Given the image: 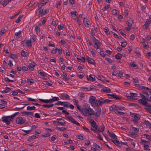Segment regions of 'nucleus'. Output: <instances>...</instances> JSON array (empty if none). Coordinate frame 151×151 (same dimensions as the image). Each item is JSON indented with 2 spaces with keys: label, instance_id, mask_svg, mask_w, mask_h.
<instances>
[{
  "label": "nucleus",
  "instance_id": "nucleus-1",
  "mask_svg": "<svg viewBox=\"0 0 151 151\" xmlns=\"http://www.w3.org/2000/svg\"><path fill=\"white\" fill-rule=\"evenodd\" d=\"M84 109H82V114L86 116H88L91 115H94L96 118H98L101 114V109L97 107L96 108V111L91 109L90 105L86 103L84 104L83 105Z\"/></svg>",
  "mask_w": 151,
  "mask_h": 151
},
{
  "label": "nucleus",
  "instance_id": "nucleus-2",
  "mask_svg": "<svg viewBox=\"0 0 151 151\" xmlns=\"http://www.w3.org/2000/svg\"><path fill=\"white\" fill-rule=\"evenodd\" d=\"M109 109L110 111H113L116 114H119L121 115L124 114V113L119 111H124L125 110V107L122 105L116 106L113 104L109 107Z\"/></svg>",
  "mask_w": 151,
  "mask_h": 151
},
{
  "label": "nucleus",
  "instance_id": "nucleus-3",
  "mask_svg": "<svg viewBox=\"0 0 151 151\" xmlns=\"http://www.w3.org/2000/svg\"><path fill=\"white\" fill-rule=\"evenodd\" d=\"M130 116L134 118L132 120L134 124L137 125L138 124V121L140 120L141 116L138 114L130 113Z\"/></svg>",
  "mask_w": 151,
  "mask_h": 151
},
{
  "label": "nucleus",
  "instance_id": "nucleus-4",
  "mask_svg": "<svg viewBox=\"0 0 151 151\" xmlns=\"http://www.w3.org/2000/svg\"><path fill=\"white\" fill-rule=\"evenodd\" d=\"M26 121V118L19 116L15 118L16 123L20 125H22Z\"/></svg>",
  "mask_w": 151,
  "mask_h": 151
},
{
  "label": "nucleus",
  "instance_id": "nucleus-5",
  "mask_svg": "<svg viewBox=\"0 0 151 151\" xmlns=\"http://www.w3.org/2000/svg\"><path fill=\"white\" fill-rule=\"evenodd\" d=\"M2 121L5 123L6 125L9 126L10 124V122L12 121L10 117L8 116H3L2 118Z\"/></svg>",
  "mask_w": 151,
  "mask_h": 151
},
{
  "label": "nucleus",
  "instance_id": "nucleus-6",
  "mask_svg": "<svg viewBox=\"0 0 151 151\" xmlns=\"http://www.w3.org/2000/svg\"><path fill=\"white\" fill-rule=\"evenodd\" d=\"M23 46L28 47L30 48L32 46V41L30 40H25L22 41Z\"/></svg>",
  "mask_w": 151,
  "mask_h": 151
},
{
  "label": "nucleus",
  "instance_id": "nucleus-7",
  "mask_svg": "<svg viewBox=\"0 0 151 151\" xmlns=\"http://www.w3.org/2000/svg\"><path fill=\"white\" fill-rule=\"evenodd\" d=\"M83 24L86 27H89V25H90V22L88 19L87 18L83 17Z\"/></svg>",
  "mask_w": 151,
  "mask_h": 151
},
{
  "label": "nucleus",
  "instance_id": "nucleus-8",
  "mask_svg": "<svg viewBox=\"0 0 151 151\" xmlns=\"http://www.w3.org/2000/svg\"><path fill=\"white\" fill-rule=\"evenodd\" d=\"M96 97H95L92 96H91L90 97L89 102L92 106L94 105Z\"/></svg>",
  "mask_w": 151,
  "mask_h": 151
},
{
  "label": "nucleus",
  "instance_id": "nucleus-9",
  "mask_svg": "<svg viewBox=\"0 0 151 151\" xmlns=\"http://www.w3.org/2000/svg\"><path fill=\"white\" fill-rule=\"evenodd\" d=\"M93 42L94 44V48H95L96 49L98 50L100 49L99 45H100L101 42L98 40H96V41H94Z\"/></svg>",
  "mask_w": 151,
  "mask_h": 151
},
{
  "label": "nucleus",
  "instance_id": "nucleus-10",
  "mask_svg": "<svg viewBox=\"0 0 151 151\" xmlns=\"http://www.w3.org/2000/svg\"><path fill=\"white\" fill-rule=\"evenodd\" d=\"M86 59L88 63L93 65L95 64V60L89 57L88 56H86Z\"/></svg>",
  "mask_w": 151,
  "mask_h": 151
},
{
  "label": "nucleus",
  "instance_id": "nucleus-11",
  "mask_svg": "<svg viewBox=\"0 0 151 151\" xmlns=\"http://www.w3.org/2000/svg\"><path fill=\"white\" fill-rule=\"evenodd\" d=\"M130 96H128L127 98L129 99H132L133 100L135 99V98L137 97V94L130 92Z\"/></svg>",
  "mask_w": 151,
  "mask_h": 151
},
{
  "label": "nucleus",
  "instance_id": "nucleus-12",
  "mask_svg": "<svg viewBox=\"0 0 151 151\" xmlns=\"http://www.w3.org/2000/svg\"><path fill=\"white\" fill-rule=\"evenodd\" d=\"M68 119L73 124L78 126L80 125V124L77 121L75 120L72 116H68Z\"/></svg>",
  "mask_w": 151,
  "mask_h": 151
},
{
  "label": "nucleus",
  "instance_id": "nucleus-13",
  "mask_svg": "<svg viewBox=\"0 0 151 151\" xmlns=\"http://www.w3.org/2000/svg\"><path fill=\"white\" fill-rule=\"evenodd\" d=\"M36 63L34 62L29 63L28 67L29 69L32 71L34 70V67L35 66Z\"/></svg>",
  "mask_w": 151,
  "mask_h": 151
},
{
  "label": "nucleus",
  "instance_id": "nucleus-14",
  "mask_svg": "<svg viewBox=\"0 0 151 151\" xmlns=\"http://www.w3.org/2000/svg\"><path fill=\"white\" fill-rule=\"evenodd\" d=\"M44 15H45V14L44 13L43 9L42 8H38V16L39 17H41Z\"/></svg>",
  "mask_w": 151,
  "mask_h": 151
},
{
  "label": "nucleus",
  "instance_id": "nucleus-15",
  "mask_svg": "<svg viewBox=\"0 0 151 151\" xmlns=\"http://www.w3.org/2000/svg\"><path fill=\"white\" fill-rule=\"evenodd\" d=\"M102 102V99H100L99 100H96L94 104L96 106L98 107L103 104Z\"/></svg>",
  "mask_w": 151,
  "mask_h": 151
},
{
  "label": "nucleus",
  "instance_id": "nucleus-16",
  "mask_svg": "<svg viewBox=\"0 0 151 151\" xmlns=\"http://www.w3.org/2000/svg\"><path fill=\"white\" fill-rule=\"evenodd\" d=\"M90 122L91 124L92 127L95 129H97V126L96 125V123L94 121L93 119H92L91 120Z\"/></svg>",
  "mask_w": 151,
  "mask_h": 151
},
{
  "label": "nucleus",
  "instance_id": "nucleus-17",
  "mask_svg": "<svg viewBox=\"0 0 151 151\" xmlns=\"http://www.w3.org/2000/svg\"><path fill=\"white\" fill-rule=\"evenodd\" d=\"M105 127L103 125H101L97 128L96 132H103L104 130Z\"/></svg>",
  "mask_w": 151,
  "mask_h": 151
},
{
  "label": "nucleus",
  "instance_id": "nucleus-18",
  "mask_svg": "<svg viewBox=\"0 0 151 151\" xmlns=\"http://www.w3.org/2000/svg\"><path fill=\"white\" fill-rule=\"evenodd\" d=\"M61 97L63 99H69L70 96L66 93H63L61 94Z\"/></svg>",
  "mask_w": 151,
  "mask_h": 151
},
{
  "label": "nucleus",
  "instance_id": "nucleus-19",
  "mask_svg": "<svg viewBox=\"0 0 151 151\" xmlns=\"http://www.w3.org/2000/svg\"><path fill=\"white\" fill-rule=\"evenodd\" d=\"M87 78L88 81H95V76L94 75L90 74L88 77L87 76Z\"/></svg>",
  "mask_w": 151,
  "mask_h": 151
},
{
  "label": "nucleus",
  "instance_id": "nucleus-20",
  "mask_svg": "<svg viewBox=\"0 0 151 151\" xmlns=\"http://www.w3.org/2000/svg\"><path fill=\"white\" fill-rule=\"evenodd\" d=\"M111 141L113 142L116 146L120 147L122 145V142H120L118 140H111Z\"/></svg>",
  "mask_w": 151,
  "mask_h": 151
},
{
  "label": "nucleus",
  "instance_id": "nucleus-21",
  "mask_svg": "<svg viewBox=\"0 0 151 151\" xmlns=\"http://www.w3.org/2000/svg\"><path fill=\"white\" fill-rule=\"evenodd\" d=\"M147 102V101H146L145 98H142L139 100V103L143 105H146Z\"/></svg>",
  "mask_w": 151,
  "mask_h": 151
},
{
  "label": "nucleus",
  "instance_id": "nucleus-22",
  "mask_svg": "<svg viewBox=\"0 0 151 151\" xmlns=\"http://www.w3.org/2000/svg\"><path fill=\"white\" fill-rule=\"evenodd\" d=\"M108 133H109V136L114 139H117V137L116 135L112 132H109V131H108Z\"/></svg>",
  "mask_w": 151,
  "mask_h": 151
},
{
  "label": "nucleus",
  "instance_id": "nucleus-23",
  "mask_svg": "<svg viewBox=\"0 0 151 151\" xmlns=\"http://www.w3.org/2000/svg\"><path fill=\"white\" fill-rule=\"evenodd\" d=\"M111 91V90L110 88L106 87H104L101 89V91L102 92L109 93Z\"/></svg>",
  "mask_w": 151,
  "mask_h": 151
},
{
  "label": "nucleus",
  "instance_id": "nucleus-24",
  "mask_svg": "<svg viewBox=\"0 0 151 151\" xmlns=\"http://www.w3.org/2000/svg\"><path fill=\"white\" fill-rule=\"evenodd\" d=\"M21 33V31H19L18 32H16L15 33L14 35L15 37L14 39L15 40H17L20 38V35Z\"/></svg>",
  "mask_w": 151,
  "mask_h": 151
},
{
  "label": "nucleus",
  "instance_id": "nucleus-25",
  "mask_svg": "<svg viewBox=\"0 0 151 151\" xmlns=\"http://www.w3.org/2000/svg\"><path fill=\"white\" fill-rule=\"evenodd\" d=\"M144 122L149 129H151V123L149 121L145 120L144 121Z\"/></svg>",
  "mask_w": 151,
  "mask_h": 151
},
{
  "label": "nucleus",
  "instance_id": "nucleus-26",
  "mask_svg": "<svg viewBox=\"0 0 151 151\" xmlns=\"http://www.w3.org/2000/svg\"><path fill=\"white\" fill-rule=\"evenodd\" d=\"M21 114L24 115H30L32 116H33V113L31 112H26L23 111L21 112Z\"/></svg>",
  "mask_w": 151,
  "mask_h": 151
},
{
  "label": "nucleus",
  "instance_id": "nucleus-27",
  "mask_svg": "<svg viewBox=\"0 0 151 151\" xmlns=\"http://www.w3.org/2000/svg\"><path fill=\"white\" fill-rule=\"evenodd\" d=\"M119 12V11L116 9H113L111 11V14L113 15H114L116 16H118Z\"/></svg>",
  "mask_w": 151,
  "mask_h": 151
},
{
  "label": "nucleus",
  "instance_id": "nucleus-28",
  "mask_svg": "<svg viewBox=\"0 0 151 151\" xmlns=\"http://www.w3.org/2000/svg\"><path fill=\"white\" fill-rule=\"evenodd\" d=\"M70 14L72 15L73 17V18L74 19H76L78 17V15L76 14V11H73L71 12Z\"/></svg>",
  "mask_w": 151,
  "mask_h": 151
},
{
  "label": "nucleus",
  "instance_id": "nucleus-29",
  "mask_svg": "<svg viewBox=\"0 0 151 151\" xmlns=\"http://www.w3.org/2000/svg\"><path fill=\"white\" fill-rule=\"evenodd\" d=\"M126 23L128 26L131 27L132 24H133V22L132 19H129L127 21Z\"/></svg>",
  "mask_w": 151,
  "mask_h": 151
},
{
  "label": "nucleus",
  "instance_id": "nucleus-30",
  "mask_svg": "<svg viewBox=\"0 0 151 151\" xmlns=\"http://www.w3.org/2000/svg\"><path fill=\"white\" fill-rule=\"evenodd\" d=\"M38 73L40 75L42 76L45 77L46 76L47 73L43 72V71H42L40 70H39L38 71Z\"/></svg>",
  "mask_w": 151,
  "mask_h": 151
},
{
  "label": "nucleus",
  "instance_id": "nucleus-31",
  "mask_svg": "<svg viewBox=\"0 0 151 151\" xmlns=\"http://www.w3.org/2000/svg\"><path fill=\"white\" fill-rule=\"evenodd\" d=\"M53 105H54V104H44V105H42V106L43 107L47 108H49L52 107Z\"/></svg>",
  "mask_w": 151,
  "mask_h": 151
},
{
  "label": "nucleus",
  "instance_id": "nucleus-32",
  "mask_svg": "<svg viewBox=\"0 0 151 151\" xmlns=\"http://www.w3.org/2000/svg\"><path fill=\"white\" fill-rule=\"evenodd\" d=\"M112 98L116 99V100H120L121 99V98L118 96H117L115 94H113V95H112Z\"/></svg>",
  "mask_w": 151,
  "mask_h": 151
},
{
  "label": "nucleus",
  "instance_id": "nucleus-33",
  "mask_svg": "<svg viewBox=\"0 0 151 151\" xmlns=\"http://www.w3.org/2000/svg\"><path fill=\"white\" fill-rule=\"evenodd\" d=\"M59 100L58 97H52V99H50V103H52L54 101H56Z\"/></svg>",
  "mask_w": 151,
  "mask_h": 151
},
{
  "label": "nucleus",
  "instance_id": "nucleus-34",
  "mask_svg": "<svg viewBox=\"0 0 151 151\" xmlns=\"http://www.w3.org/2000/svg\"><path fill=\"white\" fill-rule=\"evenodd\" d=\"M21 54L22 56L25 57L27 56L28 55V53L26 51L22 50L21 52Z\"/></svg>",
  "mask_w": 151,
  "mask_h": 151
},
{
  "label": "nucleus",
  "instance_id": "nucleus-35",
  "mask_svg": "<svg viewBox=\"0 0 151 151\" xmlns=\"http://www.w3.org/2000/svg\"><path fill=\"white\" fill-rule=\"evenodd\" d=\"M46 4V3L44 1H42L38 4V8H42V6L45 5Z\"/></svg>",
  "mask_w": 151,
  "mask_h": 151
},
{
  "label": "nucleus",
  "instance_id": "nucleus-36",
  "mask_svg": "<svg viewBox=\"0 0 151 151\" xmlns=\"http://www.w3.org/2000/svg\"><path fill=\"white\" fill-rule=\"evenodd\" d=\"M38 100H39L40 101L44 102L45 103H50V99H38Z\"/></svg>",
  "mask_w": 151,
  "mask_h": 151
},
{
  "label": "nucleus",
  "instance_id": "nucleus-37",
  "mask_svg": "<svg viewBox=\"0 0 151 151\" xmlns=\"http://www.w3.org/2000/svg\"><path fill=\"white\" fill-rule=\"evenodd\" d=\"M11 1V0H4L2 2V4L4 6H6L8 3Z\"/></svg>",
  "mask_w": 151,
  "mask_h": 151
},
{
  "label": "nucleus",
  "instance_id": "nucleus-38",
  "mask_svg": "<svg viewBox=\"0 0 151 151\" xmlns=\"http://www.w3.org/2000/svg\"><path fill=\"white\" fill-rule=\"evenodd\" d=\"M131 129L132 130L136 133H138L139 132V129L137 128H135L132 126L131 127Z\"/></svg>",
  "mask_w": 151,
  "mask_h": 151
},
{
  "label": "nucleus",
  "instance_id": "nucleus-39",
  "mask_svg": "<svg viewBox=\"0 0 151 151\" xmlns=\"http://www.w3.org/2000/svg\"><path fill=\"white\" fill-rule=\"evenodd\" d=\"M23 17V15H19L18 17L17 20L15 21V22L17 23H19L21 21V19Z\"/></svg>",
  "mask_w": 151,
  "mask_h": 151
},
{
  "label": "nucleus",
  "instance_id": "nucleus-40",
  "mask_svg": "<svg viewBox=\"0 0 151 151\" xmlns=\"http://www.w3.org/2000/svg\"><path fill=\"white\" fill-rule=\"evenodd\" d=\"M50 134L49 132H46L44 133L43 134H42V136L44 137H49L50 136Z\"/></svg>",
  "mask_w": 151,
  "mask_h": 151
},
{
  "label": "nucleus",
  "instance_id": "nucleus-41",
  "mask_svg": "<svg viewBox=\"0 0 151 151\" xmlns=\"http://www.w3.org/2000/svg\"><path fill=\"white\" fill-rule=\"evenodd\" d=\"M96 77L98 80H100L101 81H104L105 80L104 78L102 76L98 75Z\"/></svg>",
  "mask_w": 151,
  "mask_h": 151
},
{
  "label": "nucleus",
  "instance_id": "nucleus-42",
  "mask_svg": "<svg viewBox=\"0 0 151 151\" xmlns=\"http://www.w3.org/2000/svg\"><path fill=\"white\" fill-rule=\"evenodd\" d=\"M5 32L6 31L3 28L1 29V30L0 31V38L5 33Z\"/></svg>",
  "mask_w": 151,
  "mask_h": 151
},
{
  "label": "nucleus",
  "instance_id": "nucleus-43",
  "mask_svg": "<svg viewBox=\"0 0 151 151\" xmlns=\"http://www.w3.org/2000/svg\"><path fill=\"white\" fill-rule=\"evenodd\" d=\"M56 129L60 131H63L64 130H65L66 129V128L64 127H56Z\"/></svg>",
  "mask_w": 151,
  "mask_h": 151
},
{
  "label": "nucleus",
  "instance_id": "nucleus-44",
  "mask_svg": "<svg viewBox=\"0 0 151 151\" xmlns=\"http://www.w3.org/2000/svg\"><path fill=\"white\" fill-rule=\"evenodd\" d=\"M144 150L145 151H149L150 150V147L147 145H145L144 146Z\"/></svg>",
  "mask_w": 151,
  "mask_h": 151
},
{
  "label": "nucleus",
  "instance_id": "nucleus-45",
  "mask_svg": "<svg viewBox=\"0 0 151 151\" xmlns=\"http://www.w3.org/2000/svg\"><path fill=\"white\" fill-rule=\"evenodd\" d=\"M143 135L145 137V138L148 139L149 140L151 141V136L146 134H144Z\"/></svg>",
  "mask_w": 151,
  "mask_h": 151
},
{
  "label": "nucleus",
  "instance_id": "nucleus-46",
  "mask_svg": "<svg viewBox=\"0 0 151 151\" xmlns=\"http://www.w3.org/2000/svg\"><path fill=\"white\" fill-rule=\"evenodd\" d=\"M115 57L117 59H120L122 57V55L119 53H117L115 55Z\"/></svg>",
  "mask_w": 151,
  "mask_h": 151
},
{
  "label": "nucleus",
  "instance_id": "nucleus-47",
  "mask_svg": "<svg viewBox=\"0 0 151 151\" xmlns=\"http://www.w3.org/2000/svg\"><path fill=\"white\" fill-rule=\"evenodd\" d=\"M98 51L99 52L100 54V55L101 56L103 57L104 58L105 56V54L104 53V52L102 51H101V49H100L99 50H98Z\"/></svg>",
  "mask_w": 151,
  "mask_h": 151
},
{
  "label": "nucleus",
  "instance_id": "nucleus-48",
  "mask_svg": "<svg viewBox=\"0 0 151 151\" xmlns=\"http://www.w3.org/2000/svg\"><path fill=\"white\" fill-rule=\"evenodd\" d=\"M35 107L34 106H28L27 107V109L28 110L31 111L35 109Z\"/></svg>",
  "mask_w": 151,
  "mask_h": 151
},
{
  "label": "nucleus",
  "instance_id": "nucleus-49",
  "mask_svg": "<svg viewBox=\"0 0 151 151\" xmlns=\"http://www.w3.org/2000/svg\"><path fill=\"white\" fill-rule=\"evenodd\" d=\"M96 32V30L94 29L93 28H92L91 30V35H95V32Z\"/></svg>",
  "mask_w": 151,
  "mask_h": 151
},
{
  "label": "nucleus",
  "instance_id": "nucleus-50",
  "mask_svg": "<svg viewBox=\"0 0 151 151\" xmlns=\"http://www.w3.org/2000/svg\"><path fill=\"white\" fill-rule=\"evenodd\" d=\"M63 24H60L58 25V28L59 31L63 29Z\"/></svg>",
  "mask_w": 151,
  "mask_h": 151
},
{
  "label": "nucleus",
  "instance_id": "nucleus-51",
  "mask_svg": "<svg viewBox=\"0 0 151 151\" xmlns=\"http://www.w3.org/2000/svg\"><path fill=\"white\" fill-rule=\"evenodd\" d=\"M119 31L121 34L122 35V36L125 37V36H126V35L124 33V30L120 29L119 30Z\"/></svg>",
  "mask_w": 151,
  "mask_h": 151
},
{
  "label": "nucleus",
  "instance_id": "nucleus-52",
  "mask_svg": "<svg viewBox=\"0 0 151 151\" xmlns=\"http://www.w3.org/2000/svg\"><path fill=\"white\" fill-rule=\"evenodd\" d=\"M63 106L64 107H69V105L70 104V103L68 102H63Z\"/></svg>",
  "mask_w": 151,
  "mask_h": 151
},
{
  "label": "nucleus",
  "instance_id": "nucleus-53",
  "mask_svg": "<svg viewBox=\"0 0 151 151\" xmlns=\"http://www.w3.org/2000/svg\"><path fill=\"white\" fill-rule=\"evenodd\" d=\"M110 7V6L109 4H107L103 8L102 10L103 11H105L107 9L109 8Z\"/></svg>",
  "mask_w": 151,
  "mask_h": 151
},
{
  "label": "nucleus",
  "instance_id": "nucleus-54",
  "mask_svg": "<svg viewBox=\"0 0 151 151\" xmlns=\"http://www.w3.org/2000/svg\"><path fill=\"white\" fill-rule=\"evenodd\" d=\"M27 82L30 84H32L34 82V80L33 79H27Z\"/></svg>",
  "mask_w": 151,
  "mask_h": 151
},
{
  "label": "nucleus",
  "instance_id": "nucleus-55",
  "mask_svg": "<svg viewBox=\"0 0 151 151\" xmlns=\"http://www.w3.org/2000/svg\"><path fill=\"white\" fill-rule=\"evenodd\" d=\"M144 109L146 111L149 112L151 114V108H148L145 107Z\"/></svg>",
  "mask_w": 151,
  "mask_h": 151
},
{
  "label": "nucleus",
  "instance_id": "nucleus-56",
  "mask_svg": "<svg viewBox=\"0 0 151 151\" xmlns=\"http://www.w3.org/2000/svg\"><path fill=\"white\" fill-rule=\"evenodd\" d=\"M4 80L6 81H9L11 82H13L14 81V80L9 79L8 77H5Z\"/></svg>",
  "mask_w": 151,
  "mask_h": 151
},
{
  "label": "nucleus",
  "instance_id": "nucleus-57",
  "mask_svg": "<svg viewBox=\"0 0 151 151\" xmlns=\"http://www.w3.org/2000/svg\"><path fill=\"white\" fill-rule=\"evenodd\" d=\"M35 30L36 34L38 35L40 32V29L39 27H38L36 26L35 27Z\"/></svg>",
  "mask_w": 151,
  "mask_h": 151
},
{
  "label": "nucleus",
  "instance_id": "nucleus-58",
  "mask_svg": "<svg viewBox=\"0 0 151 151\" xmlns=\"http://www.w3.org/2000/svg\"><path fill=\"white\" fill-rule=\"evenodd\" d=\"M104 32L106 33L107 34H110V32L109 31V30L107 27H105L104 28Z\"/></svg>",
  "mask_w": 151,
  "mask_h": 151
},
{
  "label": "nucleus",
  "instance_id": "nucleus-59",
  "mask_svg": "<svg viewBox=\"0 0 151 151\" xmlns=\"http://www.w3.org/2000/svg\"><path fill=\"white\" fill-rule=\"evenodd\" d=\"M63 102H62L60 101H57V102L55 104V105H63Z\"/></svg>",
  "mask_w": 151,
  "mask_h": 151
},
{
  "label": "nucleus",
  "instance_id": "nucleus-60",
  "mask_svg": "<svg viewBox=\"0 0 151 151\" xmlns=\"http://www.w3.org/2000/svg\"><path fill=\"white\" fill-rule=\"evenodd\" d=\"M77 106V109L79 110V111H80L82 113V109H84V107H83V108H81V106L78 105H76Z\"/></svg>",
  "mask_w": 151,
  "mask_h": 151
},
{
  "label": "nucleus",
  "instance_id": "nucleus-61",
  "mask_svg": "<svg viewBox=\"0 0 151 151\" xmlns=\"http://www.w3.org/2000/svg\"><path fill=\"white\" fill-rule=\"evenodd\" d=\"M57 51V47L55 49L53 48L51 50V53L52 54H55L56 53V51Z\"/></svg>",
  "mask_w": 151,
  "mask_h": 151
},
{
  "label": "nucleus",
  "instance_id": "nucleus-62",
  "mask_svg": "<svg viewBox=\"0 0 151 151\" xmlns=\"http://www.w3.org/2000/svg\"><path fill=\"white\" fill-rule=\"evenodd\" d=\"M141 140L142 142L144 143V146L145 145H147L146 144H147L148 142V143L149 144L150 143L148 141H147L144 139H141Z\"/></svg>",
  "mask_w": 151,
  "mask_h": 151
},
{
  "label": "nucleus",
  "instance_id": "nucleus-63",
  "mask_svg": "<svg viewBox=\"0 0 151 151\" xmlns=\"http://www.w3.org/2000/svg\"><path fill=\"white\" fill-rule=\"evenodd\" d=\"M33 5V4L32 3H30L29 4L26 5L25 7V8L26 9H29V7H30L31 6H32Z\"/></svg>",
  "mask_w": 151,
  "mask_h": 151
},
{
  "label": "nucleus",
  "instance_id": "nucleus-64",
  "mask_svg": "<svg viewBox=\"0 0 151 151\" xmlns=\"http://www.w3.org/2000/svg\"><path fill=\"white\" fill-rule=\"evenodd\" d=\"M105 60H106L109 63H111L112 62V60L110 58H105Z\"/></svg>",
  "mask_w": 151,
  "mask_h": 151
}]
</instances>
